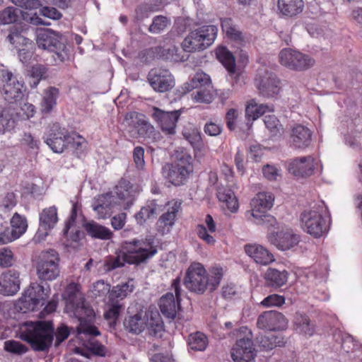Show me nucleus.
<instances>
[{
    "instance_id": "nucleus-37",
    "label": "nucleus",
    "mask_w": 362,
    "mask_h": 362,
    "mask_svg": "<svg viewBox=\"0 0 362 362\" xmlns=\"http://www.w3.org/2000/svg\"><path fill=\"white\" fill-rule=\"evenodd\" d=\"M163 206L158 204L156 199L149 200L140 211L136 214L135 218L138 223L143 224L148 219L154 218L157 214L163 211Z\"/></svg>"
},
{
    "instance_id": "nucleus-24",
    "label": "nucleus",
    "mask_w": 362,
    "mask_h": 362,
    "mask_svg": "<svg viewBox=\"0 0 362 362\" xmlns=\"http://www.w3.org/2000/svg\"><path fill=\"white\" fill-rule=\"evenodd\" d=\"M58 220L57 209L55 206L42 209L40 214L39 228L35 237H37L39 240H45L49 231L55 227Z\"/></svg>"
},
{
    "instance_id": "nucleus-25",
    "label": "nucleus",
    "mask_w": 362,
    "mask_h": 362,
    "mask_svg": "<svg viewBox=\"0 0 362 362\" xmlns=\"http://www.w3.org/2000/svg\"><path fill=\"white\" fill-rule=\"evenodd\" d=\"M69 137L68 132L56 123L50 126L45 139V143L54 152L62 153L66 147V141Z\"/></svg>"
},
{
    "instance_id": "nucleus-13",
    "label": "nucleus",
    "mask_w": 362,
    "mask_h": 362,
    "mask_svg": "<svg viewBox=\"0 0 362 362\" xmlns=\"http://www.w3.org/2000/svg\"><path fill=\"white\" fill-rule=\"evenodd\" d=\"M255 81L259 94L264 98H273L279 93L280 80L273 72L259 70Z\"/></svg>"
},
{
    "instance_id": "nucleus-34",
    "label": "nucleus",
    "mask_w": 362,
    "mask_h": 362,
    "mask_svg": "<svg viewBox=\"0 0 362 362\" xmlns=\"http://www.w3.org/2000/svg\"><path fill=\"white\" fill-rule=\"evenodd\" d=\"M245 251L248 256L259 264L267 265L275 260L273 255L260 245H246Z\"/></svg>"
},
{
    "instance_id": "nucleus-9",
    "label": "nucleus",
    "mask_w": 362,
    "mask_h": 362,
    "mask_svg": "<svg viewBox=\"0 0 362 362\" xmlns=\"http://www.w3.org/2000/svg\"><path fill=\"white\" fill-rule=\"evenodd\" d=\"M59 257L54 250L42 252L37 263V274L42 281H52L60 273Z\"/></svg>"
},
{
    "instance_id": "nucleus-56",
    "label": "nucleus",
    "mask_w": 362,
    "mask_h": 362,
    "mask_svg": "<svg viewBox=\"0 0 362 362\" xmlns=\"http://www.w3.org/2000/svg\"><path fill=\"white\" fill-rule=\"evenodd\" d=\"M4 349L10 354L22 356L29 350L28 347L16 340H7L4 342Z\"/></svg>"
},
{
    "instance_id": "nucleus-38",
    "label": "nucleus",
    "mask_w": 362,
    "mask_h": 362,
    "mask_svg": "<svg viewBox=\"0 0 362 362\" xmlns=\"http://www.w3.org/2000/svg\"><path fill=\"white\" fill-rule=\"evenodd\" d=\"M115 193L117 197L125 202V209H129L135 200V192L133 189V185L127 180H122L116 187Z\"/></svg>"
},
{
    "instance_id": "nucleus-15",
    "label": "nucleus",
    "mask_w": 362,
    "mask_h": 362,
    "mask_svg": "<svg viewBox=\"0 0 362 362\" xmlns=\"http://www.w3.org/2000/svg\"><path fill=\"white\" fill-rule=\"evenodd\" d=\"M181 112V110L164 111L153 107L150 115L163 133L167 135H174L176 133L175 128Z\"/></svg>"
},
{
    "instance_id": "nucleus-20",
    "label": "nucleus",
    "mask_w": 362,
    "mask_h": 362,
    "mask_svg": "<svg viewBox=\"0 0 362 362\" xmlns=\"http://www.w3.org/2000/svg\"><path fill=\"white\" fill-rule=\"evenodd\" d=\"M312 135V131L306 126L294 124L289 131V146L293 149L304 150L311 144Z\"/></svg>"
},
{
    "instance_id": "nucleus-19",
    "label": "nucleus",
    "mask_w": 362,
    "mask_h": 362,
    "mask_svg": "<svg viewBox=\"0 0 362 362\" xmlns=\"http://www.w3.org/2000/svg\"><path fill=\"white\" fill-rule=\"evenodd\" d=\"M257 326L262 330H283L287 327V320L276 310L265 311L259 315Z\"/></svg>"
},
{
    "instance_id": "nucleus-40",
    "label": "nucleus",
    "mask_w": 362,
    "mask_h": 362,
    "mask_svg": "<svg viewBox=\"0 0 362 362\" xmlns=\"http://www.w3.org/2000/svg\"><path fill=\"white\" fill-rule=\"evenodd\" d=\"M25 33L26 32L21 28L12 26L9 29L6 40L16 48L19 49L21 46H27L32 43V41L25 35Z\"/></svg>"
},
{
    "instance_id": "nucleus-53",
    "label": "nucleus",
    "mask_w": 362,
    "mask_h": 362,
    "mask_svg": "<svg viewBox=\"0 0 362 362\" xmlns=\"http://www.w3.org/2000/svg\"><path fill=\"white\" fill-rule=\"evenodd\" d=\"M83 237V233L79 229L76 228L73 226L69 231L68 234L66 235L63 233V238L65 239L63 244L66 247H76V245Z\"/></svg>"
},
{
    "instance_id": "nucleus-41",
    "label": "nucleus",
    "mask_w": 362,
    "mask_h": 362,
    "mask_svg": "<svg viewBox=\"0 0 362 362\" xmlns=\"http://www.w3.org/2000/svg\"><path fill=\"white\" fill-rule=\"evenodd\" d=\"M216 58L230 74L235 73L236 64L233 53L226 47H219L216 52Z\"/></svg>"
},
{
    "instance_id": "nucleus-7",
    "label": "nucleus",
    "mask_w": 362,
    "mask_h": 362,
    "mask_svg": "<svg viewBox=\"0 0 362 362\" xmlns=\"http://www.w3.org/2000/svg\"><path fill=\"white\" fill-rule=\"evenodd\" d=\"M47 298V291L44 286L31 283L15 303V309L22 313L39 310L45 305Z\"/></svg>"
},
{
    "instance_id": "nucleus-51",
    "label": "nucleus",
    "mask_w": 362,
    "mask_h": 362,
    "mask_svg": "<svg viewBox=\"0 0 362 362\" xmlns=\"http://www.w3.org/2000/svg\"><path fill=\"white\" fill-rule=\"evenodd\" d=\"M47 69L45 66L37 64L33 66L28 71V75L32 80L30 81L31 88H36L42 79L46 78Z\"/></svg>"
},
{
    "instance_id": "nucleus-50",
    "label": "nucleus",
    "mask_w": 362,
    "mask_h": 362,
    "mask_svg": "<svg viewBox=\"0 0 362 362\" xmlns=\"http://www.w3.org/2000/svg\"><path fill=\"white\" fill-rule=\"evenodd\" d=\"M28 223L25 217L15 213L11 219V229L18 238L27 230Z\"/></svg>"
},
{
    "instance_id": "nucleus-39",
    "label": "nucleus",
    "mask_w": 362,
    "mask_h": 362,
    "mask_svg": "<svg viewBox=\"0 0 362 362\" xmlns=\"http://www.w3.org/2000/svg\"><path fill=\"white\" fill-rule=\"evenodd\" d=\"M256 341L261 351H270L277 346L284 345V337L272 333L259 334L256 338Z\"/></svg>"
},
{
    "instance_id": "nucleus-60",
    "label": "nucleus",
    "mask_w": 362,
    "mask_h": 362,
    "mask_svg": "<svg viewBox=\"0 0 362 362\" xmlns=\"http://www.w3.org/2000/svg\"><path fill=\"white\" fill-rule=\"evenodd\" d=\"M285 303V298L279 294H271L264 298L260 305L265 308L276 306L280 307Z\"/></svg>"
},
{
    "instance_id": "nucleus-57",
    "label": "nucleus",
    "mask_w": 362,
    "mask_h": 362,
    "mask_svg": "<svg viewBox=\"0 0 362 362\" xmlns=\"http://www.w3.org/2000/svg\"><path fill=\"white\" fill-rule=\"evenodd\" d=\"M175 156L177 160L175 164L187 167V169H190V171L193 172L192 158L188 151L183 148H179L175 151Z\"/></svg>"
},
{
    "instance_id": "nucleus-54",
    "label": "nucleus",
    "mask_w": 362,
    "mask_h": 362,
    "mask_svg": "<svg viewBox=\"0 0 362 362\" xmlns=\"http://www.w3.org/2000/svg\"><path fill=\"white\" fill-rule=\"evenodd\" d=\"M170 24V20L165 16L158 15L153 17L152 23L148 27V31L153 34L163 32Z\"/></svg>"
},
{
    "instance_id": "nucleus-63",
    "label": "nucleus",
    "mask_w": 362,
    "mask_h": 362,
    "mask_svg": "<svg viewBox=\"0 0 362 362\" xmlns=\"http://www.w3.org/2000/svg\"><path fill=\"white\" fill-rule=\"evenodd\" d=\"M238 119V111L235 109L231 108L228 110L226 115V122L227 127L230 131H235L237 127Z\"/></svg>"
},
{
    "instance_id": "nucleus-32",
    "label": "nucleus",
    "mask_w": 362,
    "mask_h": 362,
    "mask_svg": "<svg viewBox=\"0 0 362 362\" xmlns=\"http://www.w3.org/2000/svg\"><path fill=\"white\" fill-rule=\"evenodd\" d=\"M221 26L223 33L226 37L231 41L243 45L245 43V36L244 33L240 30L238 25H236L231 18H221Z\"/></svg>"
},
{
    "instance_id": "nucleus-21",
    "label": "nucleus",
    "mask_w": 362,
    "mask_h": 362,
    "mask_svg": "<svg viewBox=\"0 0 362 362\" xmlns=\"http://www.w3.org/2000/svg\"><path fill=\"white\" fill-rule=\"evenodd\" d=\"M192 173L187 167L181 166L175 163H165L161 170L164 179L177 187L185 185Z\"/></svg>"
},
{
    "instance_id": "nucleus-61",
    "label": "nucleus",
    "mask_w": 362,
    "mask_h": 362,
    "mask_svg": "<svg viewBox=\"0 0 362 362\" xmlns=\"http://www.w3.org/2000/svg\"><path fill=\"white\" fill-rule=\"evenodd\" d=\"M197 90L192 93L193 99L197 103H210L213 100V95L206 88H197Z\"/></svg>"
},
{
    "instance_id": "nucleus-33",
    "label": "nucleus",
    "mask_w": 362,
    "mask_h": 362,
    "mask_svg": "<svg viewBox=\"0 0 362 362\" xmlns=\"http://www.w3.org/2000/svg\"><path fill=\"white\" fill-rule=\"evenodd\" d=\"M274 200V197L272 193L259 192L250 202L252 207L251 215L259 216V213L267 212L272 207Z\"/></svg>"
},
{
    "instance_id": "nucleus-49",
    "label": "nucleus",
    "mask_w": 362,
    "mask_h": 362,
    "mask_svg": "<svg viewBox=\"0 0 362 362\" xmlns=\"http://www.w3.org/2000/svg\"><path fill=\"white\" fill-rule=\"evenodd\" d=\"M123 308V304L119 300H110L108 310L105 313L104 317L109 321L111 327H114Z\"/></svg>"
},
{
    "instance_id": "nucleus-42",
    "label": "nucleus",
    "mask_w": 362,
    "mask_h": 362,
    "mask_svg": "<svg viewBox=\"0 0 362 362\" xmlns=\"http://www.w3.org/2000/svg\"><path fill=\"white\" fill-rule=\"evenodd\" d=\"M59 94V89L53 86L45 90L41 102V111L43 114H47L52 111L57 105Z\"/></svg>"
},
{
    "instance_id": "nucleus-64",
    "label": "nucleus",
    "mask_w": 362,
    "mask_h": 362,
    "mask_svg": "<svg viewBox=\"0 0 362 362\" xmlns=\"http://www.w3.org/2000/svg\"><path fill=\"white\" fill-rule=\"evenodd\" d=\"M69 334L70 329L66 325L62 324L58 327L54 331V335L56 336L55 346H59L62 342L69 337Z\"/></svg>"
},
{
    "instance_id": "nucleus-22",
    "label": "nucleus",
    "mask_w": 362,
    "mask_h": 362,
    "mask_svg": "<svg viewBox=\"0 0 362 362\" xmlns=\"http://www.w3.org/2000/svg\"><path fill=\"white\" fill-rule=\"evenodd\" d=\"M267 239L279 250H287L298 245L300 236L294 233L291 229L286 228L269 233Z\"/></svg>"
},
{
    "instance_id": "nucleus-28",
    "label": "nucleus",
    "mask_w": 362,
    "mask_h": 362,
    "mask_svg": "<svg viewBox=\"0 0 362 362\" xmlns=\"http://www.w3.org/2000/svg\"><path fill=\"white\" fill-rule=\"evenodd\" d=\"M148 324V317L146 312L140 310L124 319V327L131 334H139L146 329Z\"/></svg>"
},
{
    "instance_id": "nucleus-45",
    "label": "nucleus",
    "mask_w": 362,
    "mask_h": 362,
    "mask_svg": "<svg viewBox=\"0 0 362 362\" xmlns=\"http://www.w3.org/2000/svg\"><path fill=\"white\" fill-rule=\"evenodd\" d=\"M182 135L194 149L200 150L203 146L201 134L197 127L192 125L185 127Z\"/></svg>"
},
{
    "instance_id": "nucleus-48",
    "label": "nucleus",
    "mask_w": 362,
    "mask_h": 362,
    "mask_svg": "<svg viewBox=\"0 0 362 362\" xmlns=\"http://www.w3.org/2000/svg\"><path fill=\"white\" fill-rule=\"evenodd\" d=\"M134 286L129 282L122 283L114 286L110 293V300H119L124 299L134 290Z\"/></svg>"
},
{
    "instance_id": "nucleus-2",
    "label": "nucleus",
    "mask_w": 362,
    "mask_h": 362,
    "mask_svg": "<svg viewBox=\"0 0 362 362\" xmlns=\"http://www.w3.org/2000/svg\"><path fill=\"white\" fill-rule=\"evenodd\" d=\"M122 251L107 262V270L122 267L125 263L139 266L146 263L157 252L158 248L153 235L124 240L121 245Z\"/></svg>"
},
{
    "instance_id": "nucleus-47",
    "label": "nucleus",
    "mask_w": 362,
    "mask_h": 362,
    "mask_svg": "<svg viewBox=\"0 0 362 362\" xmlns=\"http://www.w3.org/2000/svg\"><path fill=\"white\" fill-rule=\"evenodd\" d=\"M211 83L209 75L204 72H197L189 83L184 85L185 92H189L194 88H203Z\"/></svg>"
},
{
    "instance_id": "nucleus-18",
    "label": "nucleus",
    "mask_w": 362,
    "mask_h": 362,
    "mask_svg": "<svg viewBox=\"0 0 362 362\" xmlns=\"http://www.w3.org/2000/svg\"><path fill=\"white\" fill-rule=\"evenodd\" d=\"M147 78L151 86L156 92L169 91L175 86L174 78L167 69H152L148 72Z\"/></svg>"
},
{
    "instance_id": "nucleus-62",
    "label": "nucleus",
    "mask_w": 362,
    "mask_h": 362,
    "mask_svg": "<svg viewBox=\"0 0 362 362\" xmlns=\"http://www.w3.org/2000/svg\"><path fill=\"white\" fill-rule=\"evenodd\" d=\"M155 6L151 4H141L138 6L135 10L136 18L137 20L141 21L147 18L150 13L156 11Z\"/></svg>"
},
{
    "instance_id": "nucleus-3",
    "label": "nucleus",
    "mask_w": 362,
    "mask_h": 362,
    "mask_svg": "<svg viewBox=\"0 0 362 362\" xmlns=\"http://www.w3.org/2000/svg\"><path fill=\"white\" fill-rule=\"evenodd\" d=\"M223 276L222 267H211L207 273L201 263L193 262L186 270L183 284L190 292L202 295L207 290L209 292L216 290Z\"/></svg>"
},
{
    "instance_id": "nucleus-27",
    "label": "nucleus",
    "mask_w": 362,
    "mask_h": 362,
    "mask_svg": "<svg viewBox=\"0 0 362 362\" xmlns=\"http://www.w3.org/2000/svg\"><path fill=\"white\" fill-rule=\"evenodd\" d=\"M334 339L341 344V349L348 354H352V358L362 361V346L354 341L352 336L336 330L334 333Z\"/></svg>"
},
{
    "instance_id": "nucleus-1",
    "label": "nucleus",
    "mask_w": 362,
    "mask_h": 362,
    "mask_svg": "<svg viewBox=\"0 0 362 362\" xmlns=\"http://www.w3.org/2000/svg\"><path fill=\"white\" fill-rule=\"evenodd\" d=\"M66 300V310L72 314L79 321L76 327V337L81 341V344L87 349L76 347V353L86 358L91 354L105 356V347L95 339L100 335L98 329L93 325L95 318L93 309L85 303L83 298L78 296L77 285L74 283L69 284L62 294Z\"/></svg>"
},
{
    "instance_id": "nucleus-17",
    "label": "nucleus",
    "mask_w": 362,
    "mask_h": 362,
    "mask_svg": "<svg viewBox=\"0 0 362 362\" xmlns=\"http://www.w3.org/2000/svg\"><path fill=\"white\" fill-rule=\"evenodd\" d=\"M1 76L4 84L1 92L4 99L8 103L21 100L24 95L23 83L10 71H3Z\"/></svg>"
},
{
    "instance_id": "nucleus-43",
    "label": "nucleus",
    "mask_w": 362,
    "mask_h": 362,
    "mask_svg": "<svg viewBox=\"0 0 362 362\" xmlns=\"http://www.w3.org/2000/svg\"><path fill=\"white\" fill-rule=\"evenodd\" d=\"M217 197L220 202H225L231 212H235L238 209V199L233 191L226 187H219L217 189Z\"/></svg>"
},
{
    "instance_id": "nucleus-55",
    "label": "nucleus",
    "mask_w": 362,
    "mask_h": 362,
    "mask_svg": "<svg viewBox=\"0 0 362 362\" xmlns=\"http://www.w3.org/2000/svg\"><path fill=\"white\" fill-rule=\"evenodd\" d=\"M266 128L269 131L271 136H280L283 128L279 119L274 115H266L264 118Z\"/></svg>"
},
{
    "instance_id": "nucleus-26",
    "label": "nucleus",
    "mask_w": 362,
    "mask_h": 362,
    "mask_svg": "<svg viewBox=\"0 0 362 362\" xmlns=\"http://www.w3.org/2000/svg\"><path fill=\"white\" fill-rule=\"evenodd\" d=\"M20 274L16 269H9L0 276V293L13 296L20 290Z\"/></svg>"
},
{
    "instance_id": "nucleus-30",
    "label": "nucleus",
    "mask_w": 362,
    "mask_h": 362,
    "mask_svg": "<svg viewBox=\"0 0 362 362\" xmlns=\"http://www.w3.org/2000/svg\"><path fill=\"white\" fill-rule=\"evenodd\" d=\"M274 110L273 105L265 104H258L255 99L250 100L245 107V118L246 122L245 126L247 130H249L252 122L260 117L267 112H272Z\"/></svg>"
},
{
    "instance_id": "nucleus-6",
    "label": "nucleus",
    "mask_w": 362,
    "mask_h": 362,
    "mask_svg": "<svg viewBox=\"0 0 362 362\" xmlns=\"http://www.w3.org/2000/svg\"><path fill=\"white\" fill-rule=\"evenodd\" d=\"M218 28L214 25H203L189 33L181 45L185 52L206 49L213 44L217 36Z\"/></svg>"
},
{
    "instance_id": "nucleus-31",
    "label": "nucleus",
    "mask_w": 362,
    "mask_h": 362,
    "mask_svg": "<svg viewBox=\"0 0 362 362\" xmlns=\"http://www.w3.org/2000/svg\"><path fill=\"white\" fill-rule=\"evenodd\" d=\"M264 286L276 290L284 286L288 278V272L286 269L279 270L269 267L264 274Z\"/></svg>"
},
{
    "instance_id": "nucleus-11",
    "label": "nucleus",
    "mask_w": 362,
    "mask_h": 362,
    "mask_svg": "<svg viewBox=\"0 0 362 362\" xmlns=\"http://www.w3.org/2000/svg\"><path fill=\"white\" fill-rule=\"evenodd\" d=\"M303 229L314 238H320L327 233L329 226L322 212L316 210L305 211L300 214Z\"/></svg>"
},
{
    "instance_id": "nucleus-44",
    "label": "nucleus",
    "mask_w": 362,
    "mask_h": 362,
    "mask_svg": "<svg viewBox=\"0 0 362 362\" xmlns=\"http://www.w3.org/2000/svg\"><path fill=\"white\" fill-rule=\"evenodd\" d=\"M294 326L300 334L310 337L315 332V325L308 316L297 313L295 316Z\"/></svg>"
},
{
    "instance_id": "nucleus-4",
    "label": "nucleus",
    "mask_w": 362,
    "mask_h": 362,
    "mask_svg": "<svg viewBox=\"0 0 362 362\" xmlns=\"http://www.w3.org/2000/svg\"><path fill=\"white\" fill-rule=\"evenodd\" d=\"M20 338L28 343L35 351L47 352L52 345L54 327L51 320L27 321Z\"/></svg>"
},
{
    "instance_id": "nucleus-12",
    "label": "nucleus",
    "mask_w": 362,
    "mask_h": 362,
    "mask_svg": "<svg viewBox=\"0 0 362 362\" xmlns=\"http://www.w3.org/2000/svg\"><path fill=\"white\" fill-rule=\"evenodd\" d=\"M172 286L175 289V296L168 292L160 297L158 303L161 313L170 320H174L180 309V277H177L173 281Z\"/></svg>"
},
{
    "instance_id": "nucleus-46",
    "label": "nucleus",
    "mask_w": 362,
    "mask_h": 362,
    "mask_svg": "<svg viewBox=\"0 0 362 362\" xmlns=\"http://www.w3.org/2000/svg\"><path fill=\"white\" fill-rule=\"evenodd\" d=\"M187 344L189 348L193 351H202L207 346L208 339L204 334L197 332L189 335Z\"/></svg>"
},
{
    "instance_id": "nucleus-16",
    "label": "nucleus",
    "mask_w": 362,
    "mask_h": 362,
    "mask_svg": "<svg viewBox=\"0 0 362 362\" xmlns=\"http://www.w3.org/2000/svg\"><path fill=\"white\" fill-rule=\"evenodd\" d=\"M21 17L35 25H50L49 23L42 20L36 13L23 12L21 9L13 6H8L0 11V23L4 25L14 23L19 21Z\"/></svg>"
},
{
    "instance_id": "nucleus-10",
    "label": "nucleus",
    "mask_w": 362,
    "mask_h": 362,
    "mask_svg": "<svg viewBox=\"0 0 362 362\" xmlns=\"http://www.w3.org/2000/svg\"><path fill=\"white\" fill-rule=\"evenodd\" d=\"M281 65L294 71H305L314 66L315 61L309 55L291 48L283 49L279 54Z\"/></svg>"
},
{
    "instance_id": "nucleus-35",
    "label": "nucleus",
    "mask_w": 362,
    "mask_h": 362,
    "mask_svg": "<svg viewBox=\"0 0 362 362\" xmlns=\"http://www.w3.org/2000/svg\"><path fill=\"white\" fill-rule=\"evenodd\" d=\"M83 227L87 235L95 239L107 240L111 239L113 235V233L108 228L94 221L84 222Z\"/></svg>"
},
{
    "instance_id": "nucleus-52",
    "label": "nucleus",
    "mask_w": 362,
    "mask_h": 362,
    "mask_svg": "<svg viewBox=\"0 0 362 362\" xmlns=\"http://www.w3.org/2000/svg\"><path fill=\"white\" fill-rule=\"evenodd\" d=\"M16 119L10 110L0 109V132L11 131L15 127Z\"/></svg>"
},
{
    "instance_id": "nucleus-8",
    "label": "nucleus",
    "mask_w": 362,
    "mask_h": 362,
    "mask_svg": "<svg viewBox=\"0 0 362 362\" xmlns=\"http://www.w3.org/2000/svg\"><path fill=\"white\" fill-rule=\"evenodd\" d=\"M124 121L129 128V133L133 138L151 139L156 134L154 127L142 113L129 112L125 115Z\"/></svg>"
},
{
    "instance_id": "nucleus-23",
    "label": "nucleus",
    "mask_w": 362,
    "mask_h": 362,
    "mask_svg": "<svg viewBox=\"0 0 362 362\" xmlns=\"http://www.w3.org/2000/svg\"><path fill=\"white\" fill-rule=\"evenodd\" d=\"M317 161L311 156L298 157L289 162L288 171L295 176L305 177L312 175Z\"/></svg>"
},
{
    "instance_id": "nucleus-59",
    "label": "nucleus",
    "mask_w": 362,
    "mask_h": 362,
    "mask_svg": "<svg viewBox=\"0 0 362 362\" xmlns=\"http://www.w3.org/2000/svg\"><path fill=\"white\" fill-rule=\"evenodd\" d=\"M259 216H252L256 224L264 226L268 228L270 227H275L277 225V221L275 217L267 212L262 214L259 213Z\"/></svg>"
},
{
    "instance_id": "nucleus-5",
    "label": "nucleus",
    "mask_w": 362,
    "mask_h": 362,
    "mask_svg": "<svg viewBox=\"0 0 362 362\" xmlns=\"http://www.w3.org/2000/svg\"><path fill=\"white\" fill-rule=\"evenodd\" d=\"M36 42L39 48L54 53L56 62H64L69 59L66 39L59 32L52 29L42 30L37 33Z\"/></svg>"
},
{
    "instance_id": "nucleus-58",
    "label": "nucleus",
    "mask_w": 362,
    "mask_h": 362,
    "mask_svg": "<svg viewBox=\"0 0 362 362\" xmlns=\"http://www.w3.org/2000/svg\"><path fill=\"white\" fill-rule=\"evenodd\" d=\"M148 333L151 336L154 337H161L164 331V325L162 320L158 315L156 317H151L150 321L148 320Z\"/></svg>"
},
{
    "instance_id": "nucleus-14",
    "label": "nucleus",
    "mask_w": 362,
    "mask_h": 362,
    "mask_svg": "<svg viewBox=\"0 0 362 362\" xmlns=\"http://www.w3.org/2000/svg\"><path fill=\"white\" fill-rule=\"evenodd\" d=\"M231 357L234 362H255L256 350L250 331L243 337L236 340L231 351Z\"/></svg>"
},
{
    "instance_id": "nucleus-29",
    "label": "nucleus",
    "mask_w": 362,
    "mask_h": 362,
    "mask_svg": "<svg viewBox=\"0 0 362 362\" xmlns=\"http://www.w3.org/2000/svg\"><path fill=\"white\" fill-rule=\"evenodd\" d=\"M180 205V203L175 202L173 206L168 209L167 211L159 217L156 223V227L160 234L164 235L170 231L175 224Z\"/></svg>"
},
{
    "instance_id": "nucleus-36",
    "label": "nucleus",
    "mask_w": 362,
    "mask_h": 362,
    "mask_svg": "<svg viewBox=\"0 0 362 362\" xmlns=\"http://www.w3.org/2000/svg\"><path fill=\"white\" fill-rule=\"evenodd\" d=\"M277 7L281 15L291 18L303 11L304 2L303 0H278Z\"/></svg>"
}]
</instances>
